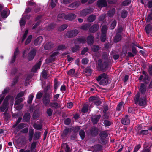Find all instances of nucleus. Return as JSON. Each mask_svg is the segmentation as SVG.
<instances>
[{
  "mask_svg": "<svg viewBox=\"0 0 152 152\" xmlns=\"http://www.w3.org/2000/svg\"><path fill=\"white\" fill-rule=\"evenodd\" d=\"M115 12V9L114 8H113L111 10L108 12L107 13L108 15L110 17H112L114 15Z\"/></svg>",
  "mask_w": 152,
  "mask_h": 152,
  "instance_id": "nucleus-42",
  "label": "nucleus"
},
{
  "mask_svg": "<svg viewBox=\"0 0 152 152\" xmlns=\"http://www.w3.org/2000/svg\"><path fill=\"white\" fill-rule=\"evenodd\" d=\"M91 133L92 135H96L98 133V129L96 128H93L90 130Z\"/></svg>",
  "mask_w": 152,
  "mask_h": 152,
  "instance_id": "nucleus-44",
  "label": "nucleus"
},
{
  "mask_svg": "<svg viewBox=\"0 0 152 152\" xmlns=\"http://www.w3.org/2000/svg\"><path fill=\"white\" fill-rule=\"evenodd\" d=\"M104 124L105 126H108L111 125V123L108 120H105L104 121Z\"/></svg>",
  "mask_w": 152,
  "mask_h": 152,
  "instance_id": "nucleus-64",
  "label": "nucleus"
},
{
  "mask_svg": "<svg viewBox=\"0 0 152 152\" xmlns=\"http://www.w3.org/2000/svg\"><path fill=\"white\" fill-rule=\"evenodd\" d=\"M86 42L85 38L83 37L76 39L75 41V48H72V52H75L79 50V46L76 45L77 43H85Z\"/></svg>",
  "mask_w": 152,
  "mask_h": 152,
  "instance_id": "nucleus-3",
  "label": "nucleus"
},
{
  "mask_svg": "<svg viewBox=\"0 0 152 152\" xmlns=\"http://www.w3.org/2000/svg\"><path fill=\"white\" fill-rule=\"evenodd\" d=\"M30 16L29 15H27L25 17H24V14H23V17L20 21L19 23L20 25L21 26V28L22 29V28H23V26H24L25 23V18L28 19L30 18Z\"/></svg>",
  "mask_w": 152,
  "mask_h": 152,
  "instance_id": "nucleus-11",
  "label": "nucleus"
},
{
  "mask_svg": "<svg viewBox=\"0 0 152 152\" xmlns=\"http://www.w3.org/2000/svg\"><path fill=\"white\" fill-rule=\"evenodd\" d=\"M58 54V52L57 51L53 52L51 55L50 58L49 59V62L53 61L54 60L56 56Z\"/></svg>",
  "mask_w": 152,
  "mask_h": 152,
  "instance_id": "nucleus-25",
  "label": "nucleus"
},
{
  "mask_svg": "<svg viewBox=\"0 0 152 152\" xmlns=\"http://www.w3.org/2000/svg\"><path fill=\"white\" fill-rule=\"evenodd\" d=\"M25 124L21 123L20 124L15 128L14 132V133L16 134L17 132L20 129L23 128L24 127Z\"/></svg>",
  "mask_w": 152,
  "mask_h": 152,
  "instance_id": "nucleus-23",
  "label": "nucleus"
},
{
  "mask_svg": "<svg viewBox=\"0 0 152 152\" xmlns=\"http://www.w3.org/2000/svg\"><path fill=\"white\" fill-rule=\"evenodd\" d=\"M79 135L82 139H83L85 137V133L83 130H81L80 131Z\"/></svg>",
  "mask_w": 152,
  "mask_h": 152,
  "instance_id": "nucleus-52",
  "label": "nucleus"
},
{
  "mask_svg": "<svg viewBox=\"0 0 152 152\" xmlns=\"http://www.w3.org/2000/svg\"><path fill=\"white\" fill-rule=\"evenodd\" d=\"M69 132L70 130L69 128L66 129L61 134V137L63 138L65 137Z\"/></svg>",
  "mask_w": 152,
  "mask_h": 152,
  "instance_id": "nucleus-32",
  "label": "nucleus"
},
{
  "mask_svg": "<svg viewBox=\"0 0 152 152\" xmlns=\"http://www.w3.org/2000/svg\"><path fill=\"white\" fill-rule=\"evenodd\" d=\"M67 27V25L66 24L63 25L61 26L58 28V30L60 31L64 30Z\"/></svg>",
  "mask_w": 152,
  "mask_h": 152,
  "instance_id": "nucleus-49",
  "label": "nucleus"
},
{
  "mask_svg": "<svg viewBox=\"0 0 152 152\" xmlns=\"http://www.w3.org/2000/svg\"><path fill=\"white\" fill-rule=\"evenodd\" d=\"M57 0H52L51 6L52 8L55 7L56 3H57Z\"/></svg>",
  "mask_w": 152,
  "mask_h": 152,
  "instance_id": "nucleus-59",
  "label": "nucleus"
},
{
  "mask_svg": "<svg viewBox=\"0 0 152 152\" xmlns=\"http://www.w3.org/2000/svg\"><path fill=\"white\" fill-rule=\"evenodd\" d=\"M28 30H26L25 31V33H24L23 35V37L22 39V42H23L24 41V40H25V39L27 37V34L28 33Z\"/></svg>",
  "mask_w": 152,
  "mask_h": 152,
  "instance_id": "nucleus-56",
  "label": "nucleus"
},
{
  "mask_svg": "<svg viewBox=\"0 0 152 152\" xmlns=\"http://www.w3.org/2000/svg\"><path fill=\"white\" fill-rule=\"evenodd\" d=\"M34 133V131L33 129H31L29 130L28 134V139L29 141L30 142L32 140Z\"/></svg>",
  "mask_w": 152,
  "mask_h": 152,
  "instance_id": "nucleus-37",
  "label": "nucleus"
},
{
  "mask_svg": "<svg viewBox=\"0 0 152 152\" xmlns=\"http://www.w3.org/2000/svg\"><path fill=\"white\" fill-rule=\"evenodd\" d=\"M67 74L73 77L75 75V70L74 69H72L67 72Z\"/></svg>",
  "mask_w": 152,
  "mask_h": 152,
  "instance_id": "nucleus-34",
  "label": "nucleus"
},
{
  "mask_svg": "<svg viewBox=\"0 0 152 152\" xmlns=\"http://www.w3.org/2000/svg\"><path fill=\"white\" fill-rule=\"evenodd\" d=\"M41 137V132H35L34 136V140H37Z\"/></svg>",
  "mask_w": 152,
  "mask_h": 152,
  "instance_id": "nucleus-33",
  "label": "nucleus"
},
{
  "mask_svg": "<svg viewBox=\"0 0 152 152\" xmlns=\"http://www.w3.org/2000/svg\"><path fill=\"white\" fill-rule=\"evenodd\" d=\"M36 54V50H33L28 54V59L29 61L32 60L34 58Z\"/></svg>",
  "mask_w": 152,
  "mask_h": 152,
  "instance_id": "nucleus-18",
  "label": "nucleus"
},
{
  "mask_svg": "<svg viewBox=\"0 0 152 152\" xmlns=\"http://www.w3.org/2000/svg\"><path fill=\"white\" fill-rule=\"evenodd\" d=\"M93 11V9L92 8H87L80 11V15L81 17L85 16L92 12Z\"/></svg>",
  "mask_w": 152,
  "mask_h": 152,
  "instance_id": "nucleus-5",
  "label": "nucleus"
},
{
  "mask_svg": "<svg viewBox=\"0 0 152 152\" xmlns=\"http://www.w3.org/2000/svg\"><path fill=\"white\" fill-rule=\"evenodd\" d=\"M100 85L104 86L110 82V80L107 75L105 73H103L99 76L96 79Z\"/></svg>",
  "mask_w": 152,
  "mask_h": 152,
  "instance_id": "nucleus-1",
  "label": "nucleus"
},
{
  "mask_svg": "<svg viewBox=\"0 0 152 152\" xmlns=\"http://www.w3.org/2000/svg\"><path fill=\"white\" fill-rule=\"evenodd\" d=\"M37 145V142H33L32 143L30 147V151L32 152L35 148Z\"/></svg>",
  "mask_w": 152,
  "mask_h": 152,
  "instance_id": "nucleus-38",
  "label": "nucleus"
},
{
  "mask_svg": "<svg viewBox=\"0 0 152 152\" xmlns=\"http://www.w3.org/2000/svg\"><path fill=\"white\" fill-rule=\"evenodd\" d=\"M116 23H117L115 20L113 21L111 24L110 29H114L116 26Z\"/></svg>",
  "mask_w": 152,
  "mask_h": 152,
  "instance_id": "nucleus-55",
  "label": "nucleus"
},
{
  "mask_svg": "<svg viewBox=\"0 0 152 152\" xmlns=\"http://www.w3.org/2000/svg\"><path fill=\"white\" fill-rule=\"evenodd\" d=\"M50 105L53 107L57 108L59 107L60 106L59 105L58 103L56 102H51L50 104Z\"/></svg>",
  "mask_w": 152,
  "mask_h": 152,
  "instance_id": "nucleus-41",
  "label": "nucleus"
},
{
  "mask_svg": "<svg viewBox=\"0 0 152 152\" xmlns=\"http://www.w3.org/2000/svg\"><path fill=\"white\" fill-rule=\"evenodd\" d=\"M121 37L119 34H117L114 38V41L115 42H118L121 40Z\"/></svg>",
  "mask_w": 152,
  "mask_h": 152,
  "instance_id": "nucleus-39",
  "label": "nucleus"
},
{
  "mask_svg": "<svg viewBox=\"0 0 152 152\" xmlns=\"http://www.w3.org/2000/svg\"><path fill=\"white\" fill-rule=\"evenodd\" d=\"M66 15L64 13L60 14L58 15V20H60V19H65Z\"/></svg>",
  "mask_w": 152,
  "mask_h": 152,
  "instance_id": "nucleus-48",
  "label": "nucleus"
},
{
  "mask_svg": "<svg viewBox=\"0 0 152 152\" xmlns=\"http://www.w3.org/2000/svg\"><path fill=\"white\" fill-rule=\"evenodd\" d=\"M98 66L101 70L104 69L108 66V63L107 62H105L103 64L102 61L101 59L98 60Z\"/></svg>",
  "mask_w": 152,
  "mask_h": 152,
  "instance_id": "nucleus-10",
  "label": "nucleus"
},
{
  "mask_svg": "<svg viewBox=\"0 0 152 152\" xmlns=\"http://www.w3.org/2000/svg\"><path fill=\"white\" fill-rule=\"evenodd\" d=\"M19 53V50L18 48H17L15 49V52H14V56H13V57L11 59V63H13L15 61L16 56Z\"/></svg>",
  "mask_w": 152,
  "mask_h": 152,
  "instance_id": "nucleus-24",
  "label": "nucleus"
},
{
  "mask_svg": "<svg viewBox=\"0 0 152 152\" xmlns=\"http://www.w3.org/2000/svg\"><path fill=\"white\" fill-rule=\"evenodd\" d=\"M90 26V25L88 24H86L84 25H82L81 26V28L83 30H86L88 29L89 27Z\"/></svg>",
  "mask_w": 152,
  "mask_h": 152,
  "instance_id": "nucleus-54",
  "label": "nucleus"
},
{
  "mask_svg": "<svg viewBox=\"0 0 152 152\" xmlns=\"http://www.w3.org/2000/svg\"><path fill=\"white\" fill-rule=\"evenodd\" d=\"M146 32L148 34L151 32H152V26L149 24L147 25L145 28Z\"/></svg>",
  "mask_w": 152,
  "mask_h": 152,
  "instance_id": "nucleus-26",
  "label": "nucleus"
},
{
  "mask_svg": "<svg viewBox=\"0 0 152 152\" xmlns=\"http://www.w3.org/2000/svg\"><path fill=\"white\" fill-rule=\"evenodd\" d=\"M53 111V110L50 108H49L47 109V113L49 116H50L52 115Z\"/></svg>",
  "mask_w": 152,
  "mask_h": 152,
  "instance_id": "nucleus-60",
  "label": "nucleus"
},
{
  "mask_svg": "<svg viewBox=\"0 0 152 152\" xmlns=\"http://www.w3.org/2000/svg\"><path fill=\"white\" fill-rule=\"evenodd\" d=\"M43 95V93L41 92H39L37 94L36 96V98L37 99H40Z\"/></svg>",
  "mask_w": 152,
  "mask_h": 152,
  "instance_id": "nucleus-57",
  "label": "nucleus"
},
{
  "mask_svg": "<svg viewBox=\"0 0 152 152\" xmlns=\"http://www.w3.org/2000/svg\"><path fill=\"white\" fill-rule=\"evenodd\" d=\"M100 136L101 139V141L102 142H104L103 140L107 136V133L104 132L103 131L101 132L100 134Z\"/></svg>",
  "mask_w": 152,
  "mask_h": 152,
  "instance_id": "nucleus-27",
  "label": "nucleus"
},
{
  "mask_svg": "<svg viewBox=\"0 0 152 152\" xmlns=\"http://www.w3.org/2000/svg\"><path fill=\"white\" fill-rule=\"evenodd\" d=\"M32 38V36L31 35H30L27 38L25 42V45H27L31 41Z\"/></svg>",
  "mask_w": 152,
  "mask_h": 152,
  "instance_id": "nucleus-46",
  "label": "nucleus"
},
{
  "mask_svg": "<svg viewBox=\"0 0 152 152\" xmlns=\"http://www.w3.org/2000/svg\"><path fill=\"white\" fill-rule=\"evenodd\" d=\"M78 33L77 30H72L69 31L66 33V36L67 37L71 38L76 36Z\"/></svg>",
  "mask_w": 152,
  "mask_h": 152,
  "instance_id": "nucleus-8",
  "label": "nucleus"
},
{
  "mask_svg": "<svg viewBox=\"0 0 152 152\" xmlns=\"http://www.w3.org/2000/svg\"><path fill=\"white\" fill-rule=\"evenodd\" d=\"M101 146L100 145H97L94 146V150L96 151H99L101 149Z\"/></svg>",
  "mask_w": 152,
  "mask_h": 152,
  "instance_id": "nucleus-63",
  "label": "nucleus"
},
{
  "mask_svg": "<svg viewBox=\"0 0 152 152\" xmlns=\"http://www.w3.org/2000/svg\"><path fill=\"white\" fill-rule=\"evenodd\" d=\"M21 119L22 118L21 117H19L17 121H16V123L13 125V128L15 127L16 126L18 125V124L21 121Z\"/></svg>",
  "mask_w": 152,
  "mask_h": 152,
  "instance_id": "nucleus-58",
  "label": "nucleus"
},
{
  "mask_svg": "<svg viewBox=\"0 0 152 152\" xmlns=\"http://www.w3.org/2000/svg\"><path fill=\"white\" fill-rule=\"evenodd\" d=\"M101 115H99L97 116L93 117L92 119V122L94 124L97 123Z\"/></svg>",
  "mask_w": 152,
  "mask_h": 152,
  "instance_id": "nucleus-28",
  "label": "nucleus"
},
{
  "mask_svg": "<svg viewBox=\"0 0 152 152\" xmlns=\"http://www.w3.org/2000/svg\"><path fill=\"white\" fill-rule=\"evenodd\" d=\"M124 104L123 102H120L117 106V110L118 111L121 110L123 107Z\"/></svg>",
  "mask_w": 152,
  "mask_h": 152,
  "instance_id": "nucleus-43",
  "label": "nucleus"
},
{
  "mask_svg": "<svg viewBox=\"0 0 152 152\" xmlns=\"http://www.w3.org/2000/svg\"><path fill=\"white\" fill-rule=\"evenodd\" d=\"M88 104H84L82 110V111L83 113H86L87 112L88 110Z\"/></svg>",
  "mask_w": 152,
  "mask_h": 152,
  "instance_id": "nucleus-40",
  "label": "nucleus"
},
{
  "mask_svg": "<svg viewBox=\"0 0 152 152\" xmlns=\"http://www.w3.org/2000/svg\"><path fill=\"white\" fill-rule=\"evenodd\" d=\"M0 21H2V18H6L10 14V11L7 9L3 10L1 12H0Z\"/></svg>",
  "mask_w": 152,
  "mask_h": 152,
  "instance_id": "nucleus-9",
  "label": "nucleus"
},
{
  "mask_svg": "<svg viewBox=\"0 0 152 152\" xmlns=\"http://www.w3.org/2000/svg\"><path fill=\"white\" fill-rule=\"evenodd\" d=\"M97 4L98 7H102L107 6V3L105 0H99L97 2Z\"/></svg>",
  "mask_w": 152,
  "mask_h": 152,
  "instance_id": "nucleus-13",
  "label": "nucleus"
},
{
  "mask_svg": "<svg viewBox=\"0 0 152 152\" xmlns=\"http://www.w3.org/2000/svg\"><path fill=\"white\" fill-rule=\"evenodd\" d=\"M41 64V61H39L38 63H37L32 68L31 72H35L37 70L40 68Z\"/></svg>",
  "mask_w": 152,
  "mask_h": 152,
  "instance_id": "nucleus-20",
  "label": "nucleus"
},
{
  "mask_svg": "<svg viewBox=\"0 0 152 152\" xmlns=\"http://www.w3.org/2000/svg\"><path fill=\"white\" fill-rule=\"evenodd\" d=\"M99 28V26L97 24H95L93 25L89 28V31L90 32L94 33Z\"/></svg>",
  "mask_w": 152,
  "mask_h": 152,
  "instance_id": "nucleus-15",
  "label": "nucleus"
},
{
  "mask_svg": "<svg viewBox=\"0 0 152 152\" xmlns=\"http://www.w3.org/2000/svg\"><path fill=\"white\" fill-rule=\"evenodd\" d=\"M53 44L51 42L46 44L44 46V48L45 50H50L53 46Z\"/></svg>",
  "mask_w": 152,
  "mask_h": 152,
  "instance_id": "nucleus-29",
  "label": "nucleus"
},
{
  "mask_svg": "<svg viewBox=\"0 0 152 152\" xmlns=\"http://www.w3.org/2000/svg\"><path fill=\"white\" fill-rule=\"evenodd\" d=\"M66 48V47L64 45H59L57 48L58 50H62L65 49Z\"/></svg>",
  "mask_w": 152,
  "mask_h": 152,
  "instance_id": "nucleus-62",
  "label": "nucleus"
},
{
  "mask_svg": "<svg viewBox=\"0 0 152 152\" xmlns=\"http://www.w3.org/2000/svg\"><path fill=\"white\" fill-rule=\"evenodd\" d=\"M80 3L79 1H77L75 2L68 6L69 10H73L77 8L80 5Z\"/></svg>",
  "mask_w": 152,
  "mask_h": 152,
  "instance_id": "nucleus-12",
  "label": "nucleus"
},
{
  "mask_svg": "<svg viewBox=\"0 0 152 152\" xmlns=\"http://www.w3.org/2000/svg\"><path fill=\"white\" fill-rule=\"evenodd\" d=\"M51 99L50 95H47L44 97L43 99V102L45 105H47L49 104Z\"/></svg>",
  "mask_w": 152,
  "mask_h": 152,
  "instance_id": "nucleus-14",
  "label": "nucleus"
},
{
  "mask_svg": "<svg viewBox=\"0 0 152 152\" xmlns=\"http://www.w3.org/2000/svg\"><path fill=\"white\" fill-rule=\"evenodd\" d=\"M99 47L98 46L95 45L93 46L91 48L92 51L94 52H96L99 49Z\"/></svg>",
  "mask_w": 152,
  "mask_h": 152,
  "instance_id": "nucleus-47",
  "label": "nucleus"
},
{
  "mask_svg": "<svg viewBox=\"0 0 152 152\" xmlns=\"http://www.w3.org/2000/svg\"><path fill=\"white\" fill-rule=\"evenodd\" d=\"M11 96L10 95L6 96L4 99L1 106L0 107V111L1 112L4 111L7 107L8 104V99H10Z\"/></svg>",
  "mask_w": 152,
  "mask_h": 152,
  "instance_id": "nucleus-6",
  "label": "nucleus"
},
{
  "mask_svg": "<svg viewBox=\"0 0 152 152\" xmlns=\"http://www.w3.org/2000/svg\"><path fill=\"white\" fill-rule=\"evenodd\" d=\"M131 2V0H125L122 4L123 6H127L129 5Z\"/></svg>",
  "mask_w": 152,
  "mask_h": 152,
  "instance_id": "nucleus-50",
  "label": "nucleus"
},
{
  "mask_svg": "<svg viewBox=\"0 0 152 152\" xmlns=\"http://www.w3.org/2000/svg\"><path fill=\"white\" fill-rule=\"evenodd\" d=\"M140 90L141 93H144L146 90V86L144 84H141L140 86Z\"/></svg>",
  "mask_w": 152,
  "mask_h": 152,
  "instance_id": "nucleus-45",
  "label": "nucleus"
},
{
  "mask_svg": "<svg viewBox=\"0 0 152 152\" xmlns=\"http://www.w3.org/2000/svg\"><path fill=\"white\" fill-rule=\"evenodd\" d=\"M127 12L125 10H123L121 13V16L122 18H125L127 15Z\"/></svg>",
  "mask_w": 152,
  "mask_h": 152,
  "instance_id": "nucleus-51",
  "label": "nucleus"
},
{
  "mask_svg": "<svg viewBox=\"0 0 152 152\" xmlns=\"http://www.w3.org/2000/svg\"><path fill=\"white\" fill-rule=\"evenodd\" d=\"M107 29L106 25L103 26L101 29L102 34L101 37V40L102 42H104L106 38V33Z\"/></svg>",
  "mask_w": 152,
  "mask_h": 152,
  "instance_id": "nucleus-4",
  "label": "nucleus"
},
{
  "mask_svg": "<svg viewBox=\"0 0 152 152\" xmlns=\"http://www.w3.org/2000/svg\"><path fill=\"white\" fill-rule=\"evenodd\" d=\"M96 16L94 15H90L87 18L88 22H93L96 19Z\"/></svg>",
  "mask_w": 152,
  "mask_h": 152,
  "instance_id": "nucleus-31",
  "label": "nucleus"
},
{
  "mask_svg": "<svg viewBox=\"0 0 152 152\" xmlns=\"http://www.w3.org/2000/svg\"><path fill=\"white\" fill-rule=\"evenodd\" d=\"M43 38L42 37L39 36L34 41V44L35 45H37L40 44L42 42Z\"/></svg>",
  "mask_w": 152,
  "mask_h": 152,
  "instance_id": "nucleus-22",
  "label": "nucleus"
},
{
  "mask_svg": "<svg viewBox=\"0 0 152 152\" xmlns=\"http://www.w3.org/2000/svg\"><path fill=\"white\" fill-rule=\"evenodd\" d=\"M140 94L138 93L135 96L134 98L135 103L137 104L138 102L140 106H145L146 103V100L145 97L144 96L140 98Z\"/></svg>",
  "mask_w": 152,
  "mask_h": 152,
  "instance_id": "nucleus-2",
  "label": "nucleus"
},
{
  "mask_svg": "<svg viewBox=\"0 0 152 152\" xmlns=\"http://www.w3.org/2000/svg\"><path fill=\"white\" fill-rule=\"evenodd\" d=\"M34 96V95L32 94H31L28 97V102L29 103H31L33 98Z\"/></svg>",
  "mask_w": 152,
  "mask_h": 152,
  "instance_id": "nucleus-53",
  "label": "nucleus"
},
{
  "mask_svg": "<svg viewBox=\"0 0 152 152\" xmlns=\"http://www.w3.org/2000/svg\"><path fill=\"white\" fill-rule=\"evenodd\" d=\"M76 17L75 14H69L66 15L65 19L68 20H72L75 19Z\"/></svg>",
  "mask_w": 152,
  "mask_h": 152,
  "instance_id": "nucleus-16",
  "label": "nucleus"
},
{
  "mask_svg": "<svg viewBox=\"0 0 152 152\" xmlns=\"http://www.w3.org/2000/svg\"><path fill=\"white\" fill-rule=\"evenodd\" d=\"M34 128L37 130H40L42 128V125L41 124L35 123L33 126Z\"/></svg>",
  "mask_w": 152,
  "mask_h": 152,
  "instance_id": "nucleus-35",
  "label": "nucleus"
},
{
  "mask_svg": "<svg viewBox=\"0 0 152 152\" xmlns=\"http://www.w3.org/2000/svg\"><path fill=\"white\" fill-rule=\"evenodd\" d=\"M130 121L127 115H126L125 117L121 120V123L124 125H128Z\"/></svg>",
  "mask_w": 152,
  "mask_h": 152,
  "instance_id": "nucleus-17",
  "label": "nucleus"
},
{
  "mask_svg": "<svg viewBox=\"0 0 152 152\" xmlns=\"http://www.w3.org/2000/svg\"><path fill=\"white\" fill-rule=\"evenodd\" d=\"M30 118V114L29 113H26L24 115L23 120L26 122H28Z\"/></svg>",
  "mask_w": 152,
  "mask_h": 152,
  "instance_id": "nucleus-36",
  "label": "nucleus"
},
{
  "mask_svg": "<svg viewBox=\"0 0 152 152\" xmlns=\"http://www.w3.org/2000/svg\"><path fill=\"white\" fill-rule=\"evenodd\" d=\"M9 91V88H6L2 92V94L1 95H3L4 96V97L5 96V95L7 94Z\"/></svg>",
  "mask_w": 152,
  "mask_h": 152,
  "instance_id": "nucleus-61",
  "label": "nucleus"
},
{
  "mask_svg": "<svg viewBox=\"0 0 152 152\" xmlns=\"http://www.w3.org/2000/svg\"><path fill=\"white\" fill-rule=\"evenodd\" d=\"M89 101L90 102L94 103L97 106L101 104V101L99 98L97 96H92L89 98Z\"/></svg>",
  "mask_w": 152,
  "mask_h": 152,
  "instance_id": "nucleus-7",
  "label": "nucleus"
},
{
  "mask_svg": "<svg viewBox=\"0 0 152 152\" xmlns=\"http://www.w3.org/2000/svg\"><path fill=\"white\" fill-rule=\"evenodd\" d=\"M24 95V92H21L19 93L17 96L16 97V100H18L19 102H21L24 100V98H21Z\"/></svg>",
  "mask_w": 152,
  "mask_h": 152,
  "instance_id": "nucleus-19",
  "label": "nucleus"
},
{
  "mask_svg": "<svg viewBox=\"0 0 152 152\" xmlns=\"http://www.w3.org/2000/svg\"><path fill=\"white\" fill-rule=\"evenodd\" d=\"M94 41V38L91 36H89L87 39V42L88 45H91L93 43Z\"/></svg>",
  "mask_w": 152,
  "mask_h": 152,
  "instance_id": "nucleus-30",
  "label": "nucleus"
},
{
  "mask_svg": "<svg viewBox=\"0 0 152 152\" xmlns=\"http://www.w3.org/2000/svg\"><path fill=\"white\" fill-rule=\"evenodd\" d=\"M21 102H19L18 100H16L15 102L14 107L16 110H21L23 107L22 104H20Z\"/></svg>",
  "mask_w": 152,
  "mask_h": 152,
  "instance_id": "nucleus-21",
  "label": "nucleus"
}]
</instances>
